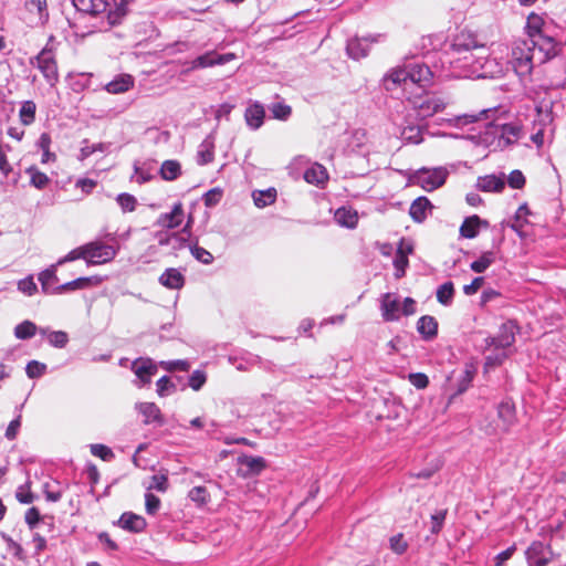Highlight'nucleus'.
Returning <instances> with one entry per match:
<instances>
[{
    "label": "nucleus",
    "instance_id": "nucleus-1",
    "mask_svg": "<svg viewBox=\"0 0 566 566\" xmlns=\"http://www.w3.org/2000/svg\"><path fill=\"white\" fill-rule=\"evenodd\" d=\"M547 60L539 59V48L527 39H517L509 48L503 43H493L491 45V60L495 69H490V75L496 76L504 74L512 69L518 76L531 74L536 63L542 64Z\"/></svg>",
    "mask_w": 566,
    "mask_h": 566
},
{
    "label": "nucleus",
    "instance_id": "nucleus-10",
    "mask_svg": "<svg viewBox=\"0 0 566 566\" xmlns=\"http://www.w3.org/2000/svg\"><path fill=\"white\" fill-rule=\"evenodd\" d=\"M25 20L31 27H43L49 21L46 0H24Z\"/></svg>",
    "mask_w": 566,
    "mask_h": 566
},
{
    "label": "nucleus",
    "instance_id": "nucleus-6",
    "mask_svg": "<svg viewBox=\"0 0 566 566\" xmlns=\"http://www.w3.org/2000/svg\"><path fill=\"white\" fill-rule=\"evenodd\" d=\"M448 174L443 167L421 168L412 174L410 180L426 191H433L444 185Z\"/></svg>",
    "mask_w": 566,
    "mask_h": 566
},
{
    "label": "nucleus",
    "instance_id": "nucleus-33",
    "mask_svg": "<svg viewBox=\"0 0 566 566\" xmlns=\"http://www.w3.org/2000/svg\"><path fill=\"white\" fill-rule=\"evenodd\" d=\"M497 416L503 421L505 429L515 421V406L511 399H504L499 403Z\"/></svg>",
    "mask_w": 566,
    "mask_h": 566
},
{
    "label": "nucleus",
    "instance_id": "nucleus-19",
    "mask_svg": "<svg viewBox=\"0 0 566 566\" xmlns=\"http://www.w3.org/2000/svg\"><path fill=\"white\" fill-rule=\"evenodd\" d=\"M265 111L261 103H252L244 112V119L247 125L255 130L259 129L264 122Z\"/></svg>",
    "mask_w": 566,
    "mask_h": 566
},
{
    "label": "nucleus",
    "instance_id": "nucleus-48",
    "mask_svg": "<svg viewBox=\"0 0 566 566\" xmlns=\"http://www.w3.org/2000/svg\"><path fill=\"white\" fill-rule=\"evenodd\" d=\"M27 174L30 175V182H31V185L34 186L38 189L45 188L46 185L50 181L49 177L44 172H41L35 167L28 168L27 169Z\"/></svg>",
    "mask_w": 566,
    "mask_h": 566
},
{
    "label": "nucleus",
    "instance_id": "nucleus-31",
    "mask_svg": "<svg viewBox=\"0 0 566 566\" xmlns=\"http://www.w3.org/2000/svg\"><path fill=\"white\" fill-rule=\"evenodd\" d=\"M405 240H401L394 259V265L396 268V277H401L405 274L408 265V254L412 252V245L407 244V252H403Z\"/></svg>",
    "mask_w": 566,
    "mask_h": 566
},
{
    "label": "nucleus",
    "instance_id": "nucleus-60",
    "mask_svg": "<svg viewBox=\"0 0 566 566\" xmlns=\"http://www.w3.org/2000/svg\"><path fill=\"white\" fill-rule=\"evenodd\" d=\"M161 366L167 371H174V370L187 371L190 368V363L186 359H177V360L161 361Z\"/></svg>",
    "mask_w": 566,
    "mask_h": 566
},
{
    "label": "nucleus",
    "instance_id": "nucleus-61",
    "mask_svg": "<svg viewBox=\"0 0 566 566\" xmlns=\"http://www.w3.org/2000/svg\"><path fill=\"white\" fill-rule=\"evenodd\" d=\"M389 543H390L391 551L395 552L398 555L403 554L407 551V548H408V544L403 539V535L402 534H397V535L390 537Z\"/></svg>",
    "mask_w": 566,
    "mask_h": 566
},
{
    "label": "nucleus",
    "instance_id": "nucleus-20",
    "mask_svg": "<svg viewBox=\"0 0 566 566\" xmlns=\"http://www.w3.org/2000/svg\"><path fill=\"white\" fill-rule=\"evenodd\" d=\"M400 84L403 85V90L410 88L408 66L392 70L385 78V87L388 91Z\"/></svg>",
    "mask_w": 566,
    "mask_h": 566
},
{
    "label": "nucleus",
    "instance_id": "nucleus-64",
    "mask_svg": "<svg viewBox=\"0 0 566 566\" xmlns=\"http://www.w3.org/2000/svg\"><path fill=\"white\" fill-rule=\"evenodd\" d=\"M507 184L513 189H521L525 185V177L521 170H513L507 177Z\"/></svg>",
    "mask_w": 566,
    "mask_h": 566
},
{
    "label": "nucleus",
    "instance_id": "nucleus-42",
    "mask_svg": "<svg viewBox=\"0 0 566 566\" xmlns=\"http://www.w3.org/2000/svg\"><path fill=\"white\" fill-rule=\"evenodd\" d=\"M480 218L478 216H472L467 218L462 226L460 227V233L462 237L472 239L476 237L479 232Z\"/></svg>",
    "mask_w": 566,
    "mask_h": 566
},
{
    "label": "nucleus",
    "instance_id": "nucleus-14",
    "mask_svg": "<svg viewBox=\"0 0 566 566\" xmlns=\"http://www.w3.org/2000/svg\"><path fill=\"white\" fill-rule=\"evenodd\" d=\"M115 524L130 533H142L147 526L146 520L133 512H124Z\"/></svg>",
    "mask_w": 566,
    "mask_h": 566
},
{
    "label": "nucleus",
    "instance_id": "nucleus-24",
    "mask_svg": "<svg viewBox=\"0 0 566 566\" xmlns=\"http://www.w3.org/2000/svg\"><path fill=\"white\" fill-rule=\"evenodd\" d=\"M182 219H184L182 205L176 203L169 213L160 214V217L158 219V224L164 228L174 229V228H177L182 222Z\"/></svg>",
    "mask_w": 566,
    "mask_h": 566
},
{
    "label": "nucleus",
    "instance_id": "nucleus-54",
    "mask_svg": "<svg viewBox=\"0 0 566 566\" xmlns=\"http://www.w3.org/2000/svg\"><path fill=\"white\" fill-rule=\"evenodd\" d=\"M85 254H86L85 253V244H83L81 247H77V248L73 249L65 256L61 258L56 262V265H62V264H64L66 262H72V261H75V260H78V259H83L86 262V255Z\"/></svg>",
    "mask_w": 566,
    "mask_h": 566
},
{
    "label": "nucleus",
    "instance_id": "nucleus-30",
    "mask_svg": "<svg viewBox=\"0 0 566 566\" xmlns=\"http://www.w3.org/2000/svg\"><path fill=\"white\" fill-rule=\"evenodd\" d=\"M335 220L342 227L354 229L358 223V213L352 208L342 207L336 210Z\"/></svg>",
    "mask_w": 566,
    "mask_h": 566
},
{
    "label": "nucleus",
    "instance_id": "nucleus-34",
    "mask_svg": "<svg viewBox=\"0 0 566 566\" xmlns=\"http://www.w3.org/2000/svg\"><path fill=\"white\" fill-rule=\"evenodd\" d=\"M214 157V143L211 138H206L200 145L197 153V163L199 165H207L213 160Z\"/></svg>",
    "mask_w": 566,
    "mask_h": 566
},
{
    "label": "nucleus",
    "instance_id": "nucleus-16",
    "mask_svg": "<svg viewBox=\"0 0 566 566\" xmlns=\"http://www.w3.org/2000/svg\"><path fill=\"white\" fill-rule=\"evenodd\" d=\"M132 369L143 384H148L158 368L150 358H137L132 364Z\"/></svg>",
    "mask_w": 566,
    "mask_h": 566
},
{
    "label": "nucleus",
    "instance_id": "nucleus-5",
    "mask_svg": "<svg viewBox=\"0 0 566 566\" xmlns=\"http://www.w3.org/2000/svg\"><path fill=\"white\" fill-rule=\"evenodd\" d=\"M485 52L470 51V53H462V55H455V57H448V61L454 67L468 70L472 74L482 70L483 76L490 75V69H495L494 62L488 63L491 60V53L489 56Z\"/></svg>",
    "mask_w": 566,
    "mask_h": 566
},
{
    "label": "nucleus",
    "instance_id": "nucleus-25",
    "mask_svg": "<svg viewBox=\"0 0 566 566\" xmlns=\"http://www.w3.org/2000/svg\"><path fill=\"white\" fill-rule=\"evenodd\" d=\"M369 49V39L367 38H354L347 42L346 51L347 54L355 60L365 57Z\"/></svg>",
    "mask_w": 566,
    "mask_h": 566
},
{
    "label": "nucleus",
    "instance_id": "nucleus-26",
    "mask_svg": "<svg viewBox=\"0 0 566 566\" xmlns=\"http://www.w3.org/2000/svg\"><path fill=\"white\" fill-rule=\"evenodd\" d=\"M476 187L482 191H494L501 192L505 187L504 175L502 177H497L495 175H489L484 177H480L478 179Z\"/></svg>",
    "mask_w": 566,
    "mask_h": 566
},
{
    "label": "nucleus",
    "instance_id": "nucleus-4",
    "mask_svg": "<svg viewBox=\"0 0 566 566\" xmlns=\"http://www.w3.org/2000/svg\"><path fill=\"white\" fill-rule=\"evenodd\" d=\"M544 24L543 18L536 13H531L526 21L527 40L537 43L539 48V59L548 60L556 54V42L552 36L545 35L542 32Z\"/></svg>",
    "mask_w": 566,
    "mask_h": 566
},
{
    "label": "nucleus",
    "instance_id": "nucleus-36",
    "mask_svg": "<svg viewBox=\"0 0 566 566\" xmlns=\"http://www.w3.org/2000/svg\"><path fill=\"white\" fill-rule=\"evenodd\" d=\"M254 205L259 208H264L272 205L276 199V190L270 188L268 190H256L252 193Z\"/></svg>",
    "mask_w": 566,
    "mask_h": 566
},
{
    "label": "nucleus",
    "instance_id": "nucleus-28",
    "mask_svg": "<svg viewBox=\"0 0 566 566\" xmlns=\"http://www.w3.org/2000/svg\"><path fill=\"white\" fill-rule=\"evenodd\" d=\"M432 208L431 202L426 197L417 198L410 206L409 214L416 222H422L427 218V211Z\"/></svg>",
    "mask_w": 566,
    "mask_h": 566
},
{
    "label": "nucleus",
    "instance_id": "nucleus-52",
    "mask_svg": "<svg viewBox=\"0 0 566 566\" xmlns=\"http://www.w3.org/2000/svg\"><path fill=\"white\" fill-rule=\"evenodd\" d=\"M46 370V365L38 360H31L27 364L25 373L29 378L34 379L41 377Z\"/></svg>",
    "mask_w": 566,
    "mask_h": 566
},
{
    "label": "nucleus",
    "instance_id": "nucleus-41",
    "mask_svg": "<svg viewBox=\"0 0 566 566\" xmlns=\"http://www.w3.org/2000/svg\"><path fill=\"white\" fill-rule=\"evenodd\" d=\"M475 370L472 366H467L459 379L457 380L455 395H462L471 386Z\"/></svg>",
    "mask_w": 566,
    "mask_h": 566
},
{
    "label": "nucleus",
    "instance_id": "nucleus-44",
    "mask_svg": "<svg viewBox=\"0 0 566 566\" xmlns=\"http://www.w3.org/2000/svg\"><path fill=\"white\" fill-rule=\"evenodd\" d=\"M494 261L495 253L486 251L478 260L473 261L470 268L475 273H483Z\"/></svg>",
    "mask_w": 566,
    "mask_h": 566
},
{
    "label": "nucleus",
    "instance_id": "nucleus-27",
    "mask_svg": "<svg viewBox=\"0 0 566 566\" xmlns=\"http://www.w3.org/2000/svg\"><path fill=\"white\" fill-rule=\"evenodd\" d=\"M56 264L52 265L50 269L42 271L39 274V281L41 282L42 290L46 294L56 293V283L59 279L56 276Z\"/></svg>",
    "mask_w": 566,
    "mask_h": 566
},
{
    "label": "nucleus",
    "instance_id": "nucleus-3",
    "mask_svg": "<svg viewBox=\"0 0 566 566\" xmlns=\"http://www.w3.org/2000/svg\"><path fill=\"white\" fill-rule=\"evenodd\" d=\"M74 7L84 13H106L109 27L116 25L126 14L125 0H73Z\"/></svg>",
    "mask_w": 566,
    "mask_h": 566
},
{
    "label": "nucleus",
    "instance_id": "nucleus-46",
    "mask_svg": "<svg viewBox=\"0 0 566 566\" xmlns=\"http://www.w3.org/2000/svg\"><path fill=\"white\" fill-rule=\"evenodd\" d=\"M156 387L159 397H167L177 390V385L168 376L159 378L156 382Z\"/></svg>",
    "mask_w": 566,
    "mask_h": 566
},
{
    "label": "nucleus",
    "instance_id": "nucleus-45",
    "mask_svg": "<svg viewBox=\"0 0 566 566\" xmlns=\"http://www.w3.org/2000/svg\"><path fill=\"white\" fill-rule=\"evenodd\" d=\"M520 135V128L512 124H505L501 128L500 143L503 145L513 144Z\"/></svg>",
    "mask_w": 566,
    "mask_h": 566
},
{
    "label": "nucleus",
    "instance_id": "nucleus-59",
    "mask_svg": "<svg viewBox=\"0 0 566 566\" xmlns=\"http://www.w3.org/2000/svg\"><path fill=\"white\" fill-rule=\"evenodd\" d=\"M191 254L196 260L203 264H210L213 261L212 254L205 248L198 245L191 247Z\"/></svg>",
    "mask_w": 566,
    "mask_h": 566
},
{
    "label": "nucleus",
    "instance_id": "nucleus-49",
    "mask_svg": "<svg viewBox=\"0 0 566 566\" xmlns=\"http://www.w3.org/2000/svg\"><path fill=\"white\" fill-rule=\"evenodd\" d=\"M116 201L124 213L133 212L137 206L136 198L133 195L126 192L119 193L116 198Z\"/></svg>",
    "mask_w": 566,
    "mask_h": 566
},
{
    "label": "nucleus",
    "instance_id": "nucleus-51",
    "mask_svg": "<svg viewBox=\"0 0 566 566\" xmlns=\"http://www.w3.org/2000/svg\"><path fill=\"white\" fill-rule=\"evenodd\" d=\"M91 453L94 457L101 458L103 461H111L114 459V452L105 444L95 443L90 446Z\"/></svg>",
    "mask_w": 566,
    "mask_h": 566
},
{
    "label": "nucleus",
    "instance_id": "nucleus-39",
    "mask_svg": "<svg viewBox=\"0 0 566 566\" xmlns=\"http://www.w3.org/2000/svg\"><path fill=\"white\" fill-rule=\"evenodd\" d=\"M36 105L33 101H24L19 111L20 122L24 126L31 125L35 120Z\"/></svg>",
    "mask_w": 566,
    "mask_h": 566
},
{
    "label": "nucleus",
    "instance_id": "nucleus-17",
    "mask_svg": "<svg viewBox=\"0 0 566 566\" xmlns=\"http://www.w3.org/2000/svg\"><path fill=\"white\" fill-rule=\"evenodd\" d=\"M135 409L144 416V423L150 424L156 422L159 426L164 424V417L159 407L155 402H137Z\"/></svg>",
    "mask_w": 566,
    "mask_h": 566
},
{
    "label": "nucleus",
    "instance_id": "nucleus-21",
    "mask_svg": "<svg viewBox=\"0 0 566 566\" xmlns=\"http://www.w3.org/2000/svg\"><path fill=\"white\" fill-rule=\"evenodd\" d=\"M241 470H244V475H256L261 473L266 462L262 457L243 455L239 458Z\"/></svg>",
    "mask_w": 566,
    "mask_h": 566
},
{
    "label": "nucleus",
    "instance_id": "nucleus-43",
    "mask_svg": "<svg viewBox=\"0 0 566 566\" xmlns=\"http://www.w3.org/2000/svg\"><path fill=\"white\" fill-rule=\"evenodd\" d=\"M417 331L424 340H430L438 333L437 321H417Z\"/></svg>",
    "mask_w": 566,
    "mask_h": 566
},
{
    "label": "nucleus",
    "instance_id": "nucleus-35",
    "mask_svg": "<svg viewBox=\"0 0 566 566\" xmlns=\"http://www.w3.org/2000/svg\"><path fill=\"white\" fill-rule=\"evenodd\" d=\"M181 174V166L177 160H165L160 167V176L167 181L176 180Z\"/></svg>",
    "mask_w": 566,
    "mask_h": 566
},
{
    "label": "nucleus",
    "instance_id": "nucleus-38",
    "mask_svg": "<svg viewBox=\"0 0 566 566\" xmlns=\"http://www.w3.org/2000/svg\"><path fill=\"white\" fill-rule=\"evenodd\" d=\"M536 118L534 120V126H538V128L545 129V127L549 126L553 122V115L551 108L547 104H539L536 106Z\"/></svg>",
    "mask_w": 566,
    "mask_h": 566
},
{
    "label": "nucleus",
    "instance_id": "nucleus-56",
    "mask_svg": "<svg viewBox=\"0 0 566 566\" xmlns=\"http://www.w3.org/2000/svg\"><path fill=\"white\" fill-rule=\"evenodd\" d=\"M189 499L198 504H206L209 500V493L205 486H195L188 493Z\"/></svg>",
    "mask_w": 566,
    "mask_h": 566
},
{
    "label": "nucleus",
    "instance_id": "nucleus-63",
    "mask_svg": "<svg viewBox=\"0 0 566 566\" xmlns=\"http://www.w3.org/2000/svg\"><path fill=\"white\" fill-rule=\"evenodd\" d=\"M24 520L29 528L34 530L42 520V516L40 514V511L36 507L32 506L25 512Z\"/></svg>",
    "mask_w": 566,
    "mask_h": 566
},
{
    "label": "nucleus",
    "instance_id": "nucleus-18",
    "mask_svg": "<svg viewBox=\"0 0 566 566\" xmlns=\"http://www.w3.org/2000/svg\"><path fill=\"white\" fill-rule=\"evenodd\" d=\"M496 108H484L478 113H468L454 116L450 122L453 126L462 127L480 120H486L491 118V115L496 113Z\"/></svg>",
    "mask_w": 566,
    "mask_h": 566
},
{
    "label": "nucleus",
    "instance_id": "nucleus-58",
    "mask_svg": "<svg viewBox=\"0 0 566 566\" xmlns=\"http://www.w3.org/2000/svg\"><path fill=\"white\" fill-rule=\"evenodd\" d=\"M17 500L22 504H30L34 501V495L30 492V482L19 486L15 493Z\"/></svg>",
    "mask_w": 566,
    "mask_h": 566
},
{
    "label": "nucleus",
    "instance_id": "nucleus-53",
    "mask_svg": "<svg viewBox=\"0 0 566 566\" xmlns=\"http://www.w3.org/2000/svg\"><path fill=\"white\" fill-rule=\"evenodd\" d=\"M453 284L452 282H446L439 286L437 291V298L442 304H448L453 296Z\"/></svg>",
    "mask_w": 566,
    "mask_h": 566
},
{
    "label": "nucleus",
    "instance_id": "nucleus-11",
    "mask_svg": "<svg viewBox=\"0 0 566 566\" xmlns=\"http://www.w3.org/2000/svg\"><path fill=\"white\" fill-rule=\"evenodd\" d=\"M35 65L48 83L53 86L59 80L57 65L51 49L44 48L35 57Z\"/></svg>",
    "mask_w": 566,
    "mask_h": 566
},
{
    "label": "nucleus",
    "instance_id": "nucleus-8",
    "mask_svg": "<svg viewBox=\"0 0 566 566\" xmlns=\"http://www.w3.org/2000/svg\"><path fill=\"white\" fill-rule=\"evenodd\" d=\"M85 253L88 265H101L115 259L117 248L106 244L101 240H95L85 243Z\"/></svg>",
    "mask_w": 566,
    "mask_h": 566
},
{
    "label": "nucleus",
    "instance_id": "nucleus-12",
    "mask_svg": "<svg viewBox=\"0 0 566 566\" xmlns=\"http://www.w3.org/2000/svg\"><path fill=\"white\" fill-rule=\"evenodd\" d=\"M528 566H547L553 558L549 545L536 541L525 552Z\"/></svg>",
    "mask_w": 566,
    "mask_h": 566
},
{
    "label": "nucleus",
    "instance_id": "nucleus-13",
    "mask_svg": "<svg viewBox=\"0 0 566 566\" xmlns=\"http://www.w3.org/2000/svg\"><path fill=\"white\" fill-rule=\"evenodd\" d=\"M234 59H235L234 53L218 54L214 51H210V52H207V53L196 57L190 63V66L184 71V73H187V72L196 70V69H206V67H211L214 65H222V64H226Z\"/></svg>",
    "mask_w": 566,
    "mask_h": 566
},
{
    "label": "nucleus",
    "instance_id": "nucleus-7",
    "mask_svg": "<svg viewBox=\"0 0 566 566\" xmlns=\"http://www.w3.org/2000/svg\"><path fill=\"white\" fill-rule=\"evenodd\" d=\"M415 111L420 118L424 119L433 116L434 114L442 112L447 105V102L434 94H413L408 97Z\"/></svg>",
    "mask_w": 566,
    "mask_h": 566
},
{
    "label": "nucleus",
    "instance_id": "nucleus-40",
    "mask_svg": "<svg viewBox=\"0 0 566 566\" xmlns=\"http://www.w3.org/2000/svg\"><path fill=\"white\" fill-rule=\"evenodd\" d=\"M40 333L46 336L50 345L56 348H64L69 342V335L63 331L48 332L46 329L41 328Z\"/></svg>",
    "mask_w": 566,
    "mask_h": 566
},
{
    "label": "nucleus",
    "instance_id": "nucleus-9",
    "mask_svg": "<svg viewBox=\"0 0 566 566\" xmlns=\"http://www.w3.org/2000/svg\"><path fill=\"white\" fill-rule=\"evenodd\" d=\"M470 51L484 52L485 48L479 43L474 33L462 30L453 38L450 50L446 54L448 57H455V55L470 53Z\"/></svg>",
    "mask_w": 566,
    "mask_h": 566
},
{
    "label": "nucleus",
    "instance_id": "nucleus-57",
    "mask_svg": "<svg viewBox=\"0 0 566 566\" xmlns=\"http://www.w3.org/2000/svg\"><path fill=\"white\" fill-rule=\"evenodd\" d=\"M160 499L151 492L145 494V509L147 514L155 515L160 509Z\"/></svg>",
    "mask_w": 566,
    "mask_h": 566
},
{
    "label": "nucleus",
    "instance_id": "nucleus-15",
    "mask_svg": "<svg viewBox=\"0 0 566 566\" xmlns=\"http://www.w3.org/2000/svg\"><path fill=\"white\" fill-rule=\"evenodd\" d=\"M410 87L417 85L419 88H424L430 85L432 80V72L427 65L413 64L408 66Z\"/></svg>",
    "mask_w": 566,
    "mask_h": 566
},
{
    "label": "nucleus",
    "instance_id": "nucleus-29",
    "mask_svg": "<svg viewBox=\"0 0 566 566\" xmlns=\"http://www.w3.org/2000/svg\"><path fill=\"white\" fill-rule=\"evenodd\" d=\"M304 179L308 184L323 186L328 179V174L323 165L314 164L304 172Z\"/></svg>",
    "mask_w": 566,
    "mask_h": 566
},
{
    "label": "nucleus",
    "instance_id": "nucleus-50",
    "mask_svg": "<svg viewBox=\"0 0 566 566\" xmlns=\"http://www.w3.org/2000/svg\"><path fill=\"white\" fill-rule=\"evenodd\" d=\"M269 109L272 113L273 117L276 119H280V120H286L291 116V113H292L291 106H289L284 103H281V102L273 103L269 107Z\"/></svg>",
    "mask_w": 566,
    "mask_h": 566
},
{
    "label": "nucleus",
    "instance_id": "nucleus-47",
    "mask_svg": "<svg viewBox=\"0 0 566 566\" xmlns=\"http://www.w3.org/2000/svg\"><path fill=\"white\" fill-rule=\"evenodd\" d=\"M36 326L31 321H23L14 328V335L19 339H29L36 333Z\"/></svg>",
    "mask_w": 566,
    "mask_h": 566
},
{
    "label": "nucleus",
    "instance_id": "nucleus-22",
    "mask_svg": "<svg viewBox=\"0 0 566 566\" xmlns=\"http://www.w3.org/2000/svg\"><path fill=\"white\" fill-rule=\"evenodd\" d=\"M101 283V279L98 276H87V277H78L71 282L57 285L56 292H70L75 290H84L92 286H96Z\"/></svg>",
    "mask_w": 566,
    "mask_h": 566
},
{
    "label": "nucleus",
    "instance_id": "nucleus-23",
    "mask_svg": "<svg viewBox=\"0 0 566 566\" xmlns=\"http://www.w3.org/2000/svg\"><path fill=\"white\" fill-rule=\"evenodd\" d=\"M134 86V77L129 74H120L105 85V90L111 94H122Z\"/></svg>",
    "mask_w": 566,
    "mask_h": 566
},
{
    "label": "nucleus",
    "instance_id": "nucleus-37",
    "mask_svg": "<svg viewBox=\"0 0 566 566\" xmlns=\"http://www.w3.org/2000/svg\"><path fill=\"white\" fill-rule=\"evenodd\" d=\"M400 301L392 294H386L382 298L381 308L385 317L400 315Z\"/></svg>",
    "mask_w": 566,
    "mask_h": 566
},
{
    "label": "nucleus",
    "instance_id": "nucleus-32",
    "mask_svg": "<svg viewBox=\"0 0 566 566\" xmlns=\"http://www.w3.org/2000/svg\"><path fill=\"white\" fill-rule=\"evenodd\" d=\"M159 282L168 289H180L184 286L185 277L177 269H167L159 277Z\"/></svg>",
    "mask_w": 566,
    "mask_h": 566
},
{
    "label": "nucleus",
    "instance_id": "nucleus-2",
    "mask_svg": "<svg viewBox=\"0 0 566 566\" xmlns=\"http://www.w3.org/2000/svg\"><path fill=\"white\" fill-rule=\"evenodd\" d=\"M517 321H505L500 328V334L495 337H485V348L493 347V352L485 356L484 371L488 373L501 366L509 357L511 346L515 342V332L520 329Z\"/></svg>",
    "mask_w": 566,
    "mask_h": 566
},
{
    "label": "nucleus",
    "instance_id": "nucleus-55",
    "mask_svg": "<svg viewBox=\"0 0 566 566\" xmlns=\"http://www.w3.org/2000/svg\"><path fill=\"white\" fill-rule=\"evenodd\" d=\"M207 381V375L203 370L197 369L189 376V387L195 391L200 390Z\"/></svg>",
    "mask_w": 566,
    "mask_h": 566
},
{
    "label": "nucleus",
    "instance_id": "nucleus-62",
    "mask_svg": "<svg viewBox=\"0 0 566 566\" xmlns=\"http://www.w3.org/2000/svg\"><path fill=\"white\" fill-rule=\"evenodd\" d=\"M447 516V510H440L431 515V533L438 534L444 523Z\"/></svg>",
    "mask_w": 566,
    "mask_h": 566
}]
</instances>
